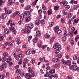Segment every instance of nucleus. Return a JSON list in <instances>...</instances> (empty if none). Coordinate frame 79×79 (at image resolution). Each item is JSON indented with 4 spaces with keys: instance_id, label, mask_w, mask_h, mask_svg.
Returning <instances> with one entry per match:
<instances>
[{
    "instance_id": "a211bd4d",
    "label": "nucleus",
    "mask_w": 79,
    "mask_h": 79,
    "mask_svg": "<svg viewBox=\"0 0 79 79\" xmlns=\"http://www.w3.org/2000/svg\"><path fill=\"white\" fill-rule=\"evenodd\" d=\"M31 6L29 5L27 7H25V10H29V9H31Z\"/></svg>"
},
{
    "instance_id": "7c9ffc66",
    "label": "nucleus",
    "mask_w": 79,
    "mask_h": 79,
    "mask_svg": "<svg viewBox=\"0 0 79 79\" xmlns=\"http://www.w3.org/2000/svg\"><path fill=\"white\" fill-rule=\"evenodd\" d=\"M18 13H19V11H17L16 12H15L13 14V16H15L16 15L18 14Z\"/></svg>"
},
{
    "instance_id": "774afa93",
    "label": "nucleus",
    "mask_w": 79,
    "mask_h": 79,
    "mask_svg": "<svg viewBox=\"0 0 79 79\" xmlns=\"http://www.w3.org/2000/svg\"><path fill=\"white\" fill-rule=\"evenodd\" d=\"M31 32V29H27V33H30Z\"/></svg>"
},
{
    "instance_id": "5fc2aeb1",
    "label": "nucleus",
    "mask_w": 79,
    "mask_h": 79,
    "mask_svg": "<svg viewBox=\"0 0 79 79\" xmlns=\"http://www.w3.org/2000/svg\"><path fill=\"white\" fill-rule=\"evenodd\" d=\"M74 2H75L74 0H71V1L70 2V3H71V4H73Z\"/></svg>"
},
{
    "instance_id": "0e129e2a",
    "label": "nucleus",
    "mask_w": 79,
    "mask_h": 79,
    "mask_svg": "<svg viewBox=\"0 0 79 79\" xmlns=\"http://www.w3.org/2000/svg\"><path fill=\"white\" fill-rule=\"evenodd\" d=\"M67 78L68 79H72V77L69 76L67 77Z\"/></svg>"
},
{
    "instance_id": "c756f323",
    "label": "nucleus",
    "mask_w": 79,
    "mask_h": 79,
    "mask_svg": "<svg viewBox=\"0 0 79 79\" xmlns=\"http://www.w3.org/2000/svg\"><path fill=\"white\" fill-rule=\"evenodd\" d=\"M5 77V75H1L0 76V79H4Z\"/></svg>"
},
{
    "instance_id": "cd10ccee",
    "label": "nucleus",
    "mask_w": 79,
    "mask_h": 79,
    "mask_svg": "<svg viewBox=\"0 0 79 79\" xmlns=\"http://www.w3.org/2000/svg\"><path fill=\"white\" fill-rule=\"evenodd\" d=\"M71 17H72V14H71V13H69L68 14V18H71Z\"/></svg>"
},
{
    "instance_id": "f03ea898",
    "label": "nucleus",
    "mask_w": 79,
    "mask_h": 79,
    "mask_svg": "<svg viewBox=\"0 0 79 79\" xmlns=\"http://www.w3.org/2000/svg\"><path fill=\"white\" fill-rule=\"evenodd\" d=\"M62 63L64 64H66L68 66H70L71 64V62L69 60H67L66 62H64V60L63 59L62 60Z\"/></svg>"
},
{
    "instance_id": "6ab92c4d",
    "label": "nucleus",
    "mask_w": 79,
    "mask_h": 79,
    "mask_svg": "<svg viewBox=\"0 0 79 79\" xmlns=\"http://www.w3.org/2000/svg\"><path fill=\"white\" fill-rule=\"evenodd\" d=\"M45 37L46 38H47V39H49L50 36L48 34H46L45 35Z\"/></svg>"
},
{
    "instance_id": "bf43d9fd",
    "label": "nucleus",
    "mask_w": 79,
    "mask_h": 79,
    "mask_svg": "<svg viewBox=\"0 0 79 79\" xmlns=\"http://www.w3.org/2000/svg\"><path fill=\"white\" fill-rule=\"evenodd\" d=\"M31 62L32 63V64L34 63V62H35V59H32L31 60Z\"/></svg>"
},
{
    "instance_id": "338daca9",
    "label": "nucleus",
    "mask_w": 79,
    "mask_h": 79,
    "mask_svg": "<svg viewBox=\"0 0 79 79\" xmlns=\"http://www.w3.org/2000/svg\"><path fill=\"white\" fill-rule=\"evenodd\" d=\"M50 67L49 66H48V67H46V69L47 70H49L50 69Z\"/></svg>"
},
{
    "instance_id": "6e6d98bb",
    "label": "nucleus",
    "mask_w": 79,
    "mask_h": 79,
    "mask_svg": "<svg viewBox=\"0 0 79 79\" xmlns=\"http://www.w3.org/2000/svg\"><path fill=\"white\" fill-rule=\"evenodd\" d=\"M79 38V37L78 36H77L76 38H75V41H76V42H77V40H78Z\"/></svg>"
},
{
    "instance_id": "4be33fe9",
    "label": "nucleus",
    "mask_w": 79,
    "mask_h": 79,
    "mask_svg": "<svg viewBox=\"0 0 79 79\" xmlns=\"http://www.w3.org/2000/svg\"><path fill=\"white\" fill-rule=\"evenodd\" d=\"M48 76L50 78L53 77V73H50L48 75Z\"/></svg>"
},
{
    "instance_id": "412c9836",
    "label": "nucleus",
    "mask_w": 79,
    "mask_h": 79,
    "mask_svg": "<svg viewBox=\"0 0 79 79\" xmlns=\"http://www.w3.org/2000/svg\"><path fill=\"white\" fill-rule=\"evenodd\" d=\"M38 40V38L37 37L34 38L33 39V41L34 42H35V43L37 42V41Z\"/></svg>"
},
{
    "instance_id": "ddd939ff",
    "label": "nucleus",
    "mask_w": 79,
    "mask_h": 79,
    "mask_svg": "<svg viewBox=\"0 0 79 79\" xmlns=\"http://www.w3.org/2000/svg\"><path fill=\"white\" fill-rule=\"evenodd\" d=\"M21 73V71L20 69H18L17 70L16 73L17 74H19Z\"/></svg>"
},
{
    "instance_id": "79ce46f5",
    "label": "nucleus",
    "mask_w": 79,
    "mask_h": 79,
    "mask_svg": "<svg viewBox=\"0 0 79 79\" xmlns=\"http://www.w3.org/2000/svg\"><path fill=\"white\" fill-rule=\"evenodd\" d=\"M14 29V27L11 26L9 28V30L10 31H13Z\"/></svg>"
},
{
    "instance_id": "864d4df0",
    "label": "nucleus",
    "mask_w": 79,
    "mask_h": 79,
    "mask_svg": "<svg viewBox=\"0 0 79 79\" xmlns=\"http://www.w3.org/2000/svg\"><path fill=\"white\" fill-rule=\"evenodd\" d=\"M54 66L56 68H58V67L60 66V65H59V64H55Z\"/></svg>"
},
{
    "instance_id": "39448f33",
    "label": "nucleus",
    "mask_w": 79,
    "mask_h": 79,
    "mask_svg": "<svg viewBox=\"0 0 79 79\" xmlns=\"http://www.w3.org/2000/svg\"><path fill=\"white\" fill-rule=\"evenodd\" d=\"M24 14H22L20 15V21L18 22L19 24H21V21H23L24 20Z\"/></svg>"
},
{
    "instance_id": "f8f14e48",
    "label": "nucleus",
    "mask_w": 79,
    "mask_h": 79,
    "mask_svg": "<svg viewBox=\"0 0 79 79\" xmlns=\"http://www.w3.org/2000/svg\"><path fill=\"white\" fill-rule=\"evenodd\" d=\"M28 27H29L30 29H32L34 27V25H33V24H28Z\"/></svg>"
},
{
    "instance_id": "aec40b11",
    "label": "nucleus",
    "mask_w": 79,
    "mask_h": 79,
    "mask_svg": "<svg viewBox=\"0 0 79 79\" xmlns=\"http://www.w3.org/2000/svg\"><path fill=\"white\" fill-rule=\"evenodd\" d=\"M28 61H29L28 60V59H25L23 60V63H24L26 64L27 63H28Z\"/></svg>"
},
{
    "instance_id": "20e7f679",
    "label": "nucleus",
    "mask_w": 79,
    "mask_h": 79,
    "mask_svg": "<svg viewBox=\"0 0 79 79\" xmlns=\"http://www.w3.org/2000/svg\"><path fill=\"white\" fill-rule=\"evenodd\" d=\"M71 68L73 69V70L74 71H77L78 72H79V67H77V66L74 65H73L71 66Z\"/></svg>"
},
{
    "instance_id": "9d476101",
    "label": "nucleus",
    "mask_w": 79,
    "mask_h": 79,
    "mask_svg": "<svg viewBox=\"0 0 79 79\" xmlns=\"http://www.w3.org/2000/svg\"><path fill=\"white\" fill-rule=\"evenodd\" d=\"M6 16H7V15L6 14H5L1 16L0 18L2 19H5V18H6Z\"/></svg>"
},
{
    "instance_id": "393cba45",
    "label": "nucleus",
    "mask_w": 79,
    "mask_h": 79,
    "mask_svg": "<svg viewBox=\"0 0 79 79\" xmlns=\"http://www.w3.org/2000/svg\"><path fill=\"white\" fill-rule=\"evenodd\" d=\"M53 26V22H51L49 24V26L51 27H52Z\"/></svg>"
},
{
    "instance_id": "72a5a7b5",
    "label": "nucleus",
    "mask_w": 79,
    "mask_h": 79,
    "mask_svg": "<svg viewBox=\"0 0 79 79\" xmlns=\"http://www.w3.org/2000/svg\"><path fill=\"white\" fill-rule=\"evenodd\" d=\"M77 55L76 54L74 56L73 59L74 60H76L77 59Z\"/></svg>"
},
{
    "instance_id": "49530a36",
    "label": "nucleus",
    "mask_w": 79,
    "mask_h": 79,
    "mask_svg": "<svg viewBox=\"0 0 79 79\" xmlns=\"http://www.w3.org/2000/svg\"><path fill=\"white\" fill-rule=\"evenodd\" d=\"M55 69H53L51 70V71L50 73H52V74H53V73H55Z\"/></svg>"
},
{
    "instance_id": "4d7b16f0",
    "label": "nucleus",
    "mask_w": 79,
    "mask_h": 79,
    "mask_svg": "<svg viewBox=\"0 0 79 79\" xmlns=\"http://www.w3.org/2000/svg\"><path fill=\"white\" fill-rule=\"evenodd\" d=\"M13 32L14 34H16V31L15 29H14V30L13 31Z\"/></svg>"
},
{
    "instance_id": "69168bd1",
    "label": "nucleus",
    "mask_w": 79,
    "mask_h": 79,
    "mask_svg": "<svg viewBox=\"0 0 79 79\" xmlns=\"http://www.w3.org/2000/svg\"><path fill=\"white\" fill-rule=\"evenodd\" d=\"M23 68H26V64L23 62Z\"/></svg>"
},
{
    "instance_id": "c85d7f7f",
    "label": "nucleus",
    "mask_w": 79,
    "mask_h": 79,
    "mask_svg": "<svg viewBox=\"0 0 79 79\" xmlns=\"http://www.w3.org/2000/svg\"><path fill=\"white\" fill-rule=\"evenodd\" d=\"M54 40H55V38L54 37L52 38L50 40V43L52 44V42H53V41Z\"/></svg>"
},
{
    "instance_id": "bb28decb",
    "label": "nucleus",
    "mask_w": 79,
    "mask_h": 79,
    "mask_svg": "<svg viewBox=\"0 0 79 79\" xmlns=\"http://www.w3.org/2000/svg\"><path fill=\"white\" fill-rule=\"evenodd\" d=\"M42 8L43 10H45L46 9V7H45V6L44 4L42 5Z\"/></svg>"
},
{
    "instance_id": "473e14b6",
    "label": "nucleus",
    "mask_w": 79,
    "mask_h": 79,
    "mask_svg": "<svg viewBox=\"0 0 79 79\" xmlns=\"http://www.w3.org/2000/svg\"><path fill=\"white\" fill-rule=\"evenodd\" d=\"M39 22H40V20H36L35 22V23L36 24V25H39Z\"/></svg>"
},
{
    "instance_id": "f257e3e1",
    "label": "nucleus",
    "mask_w": 79,
    "mask_h": 79,
    "mask_svg": "<svg viewBox=\"0 0 79 79\" xmlns=\"http://www.w3.org/2000/svg\"><path fill=\"white\" fill-rule=\"evenodd\" d=\"M54 32L56 33L57 32V34H60L61 32V31L60 30H59V27H55L54 28Z\"/></svg>"
},
{
    "instance_id": "4468645a",
    "label": "nucleus",
    "mask_w": 79,
    "mask_h": 79,
    "mask_svg": "<svg viewBox=\"0 0 79 79\" xmlns=\"http://www.w3.org/2000/svg\"><path fill=\"white\" fill-rule=\"evenodd\" d=\"M16 41L17 42V44L18 45H19L20 44L19 42L20 41V39L19 38H16Z\"/></svg>"
},
{
    "instance_id": "052dcab7",
    "label": "nucleus",
    "mask_w": 79,
    "mask_h": 79,
    "mask_svg": "<svg viewBox=\"0 0 79 79\" xmlns=\"http://www.w3.org/2000/svg\"><path fill=\"white\" fill-rule=\"evenodd\" d=\"M78 21H79V19H76L74 21V22H75V23H78Z\"/></svg>"
},
{
    "instance_id": "0eeeda50",
    "label": "nucleus",
    "mask_w": 79,
    "mask_h": 79,
    "mask_svg": "<svg viewBox=\"0 0 79 79\" xmlns=\"http://www.w3.org/2000/svg\"><path fill=\"white\" fill-rule=\"evenodd\" d=\"M40 35H41V34L40 33V31L39 30H38L36 32V36L37 37H40Z\"/></svg>"
},
{
    "instance_id": "423d86ee",
    "label": "nucleus",
    "mask_w": 79,
    "mask_h": 79,
    "mask_svg": "<svg viewBox=\"0 0 79 79\" xmlns=\"http://www.w3.org/2000/svg\"><path fill=\"white\" fill-rule=\"evenodd\" d=\"M6 67H7V64L5 62L1 66V69H2V70L4 69V68H6Z\"/></svg>"
},
{
    "instance_id": "37998d69",
    "label": "nucleus",
    "mask_w": 79,
    "mask_h": 79,
    "mask_svg": "<svg viewBox=\"0 0 79 79\" xmlns=\"http://www.w3.org/2000/svg\"><path fill=\"white\" fill-rule=\"evenodd\" d=\"M70 8V6L69 5H67L66 7L65 8V10H68V9H69Z\"/></svg>"
},
{
    "instance_id": "2eb2a0df",
    "label": "nucleus",
    "mask_w": 79,
    "mask_h": 79,
    "mask_svg": "<svg viewBox=\"0 0 79 79\" xmlns=\"http://www.w3.org/2000/svg\"><path fill=\"white\" fill-rule=\"evenodd\" d=\"M73 39L72 38H70L69 39V41H70V44L72 45H74V41L73 40H72Z\"/></svg>"
},
{
    "instance_id": "680f3d73",
    "label": "nucleus",
    "mask_w": 79,
    "mask_h": 79,
    "mask_svg": "<svg viewBox=\"0 0 79 79\" xmlns=\"http://www.w3.org/2000/svg\"><path fill=\"white\" fill-rule=\"evenodd\" d=\"M16 79H21V77L20 76H18L16 77Z\"/></svg>"
},
{
    "instance_id": "a878e982",
    "label": "nucleus",
    "mask_w": 79,
    "mask_h": 79,
    "mask_svg": "<svg viewBox=\"0 0 79 79\" xmlns=\"http://www.w3.org/2000/svg\"><path fill=\"white\" fill-rule=\"evenodd\" d=\"M4 32L6 34H8L9 33V30L6 29L4 30Z\"/></svg>"
},
{
    "instance_id": "a18cd8bd",
    "label": "nucleus",
    "mask_w": 79,
    "mask_h": 79,
    "mask_svg": "<svg viewBox=\"0 0 79 79\" xmlns=\"http://www.w3.org/2000/svg\"><path fill=\"white\" fill-rule=\"evenodd\" d=\"M1 61L2 62L5 61H6V59H5V57L2 58L1 59Z\"/></svg>"
},
{
    "instance_id": "58836bf2",
    "label": "nucleus",
    "mask_w": 79,
    "mask_h": 79,
    "mask_svg": "<svg viewBox=\"0 0 79 79\" xmlns=\"http://www.w3.org/2000/svg\"><path fill=\"white\" fill-rule=\"evenodd\" d=\"M60 50L59 49H56L55 51V53H56H56H59V52H60Z\"/></svg>"
},
{
    "instance_id": "8fccbe9b",
    "label": "nucleus",
    "mask_w": 79,
    "mask_h": 79,
    "mask_svg": "<svg viewBox=\"0 0 79 79\" xmlns=\"http://www.w3.org/2000/svg\"><path fill=\"white\" fill-rule=\"evenodd\" d=\"M61 22L62 23H64V19L62 18L61 19Z\"/></svg>"
},
{
    "instance_id": "1a4fd4ad",
    "label": "nucleus",
    "mask_w": 79,
    "mask_h": 79,
    "mask_svg": "<svg viewBox=\"0 0 79 79\" xmlns=\"http://www.w3.org/2000/svg\"><path fill=\"white\" fill-rule=\"evenodd\" d=\"M71 32H70L69 34H73L74 32V31H75V28H74V27H73L71 28Z\"/></svg>"
},
{
    "instance_id": "5701e85b",
    "label": "nucleus",
    "mask_w": 79,
    "mask_h": 79,
    "mask_svg": "<svg viewBox=\"0 0 79 79\" xmlns=\"http://www.w3.org/2000/svg\"><path fill=\"white\" fill-rule=\"evenodd\" d=\"M41 24H45V20L44 19L42 20L41 21Z\"/></svg>"
},
{
    "instance_id": "6e6552de",
    "label": "nucleus",
    "mask_w": 79,
    "mask_h": 79,
    "mask_svg": "<svg viewBox=\"0 0 79 79\" xmlns=\"http://www.w3.org/2000/svg\"><path fill=\"white\" fill-rule=\"evenodd\" d=\"M30 20H31V18L30 17H27L25 18V21L26 23H28V22L30 21Z\"/></svg>"
},
{
    "instance_id": "13d9d810",
    "label": "nucleus",
    "mask_w": 79,
    "mask_h": 79,
    "mask_svg": "<svg viewBox=\"0 0 79 79\" xmlns=\"http://www.w3.org/2000/svg\"><path fill=\"white\" fill-rule=\"evenodd\" d=\"M78 8H79V6L77 5H76L74 6V8H75V9H77Z\"/></svg>"
},
{
    "instance_id": "c03bdc74",
    "label": "nucleus",
    "mask_w": 79,
    "mask_h": 79,
    "mask_svg": "<svg viewBox=\"0 0 79 79\" xmlns=\"http://www.w3.org/2000/svg\"><path fill=\"white\" fill-rule=\"evenodd\" d=\"M58 77V75L57 74H55L53 76V77H54V78H56V79L57 77Z\"/></svg>"
},
{
    "instance_id": "c9c22d12",
    "label": "nucleus",
    "mask_w": 79,
    "mask_h": 79,
    "mask_svg": "<svg viewBox=\"0 0 79 79\" xmlns=\"http://www.w3.org/2000/svg\"><path fill=\"white\" fill-rule=\"evenodd\" d=\"M66 36L63 37L62 38V40L63 42H65L66 41Z\"/></svg>"
},
{
    "instance_id": "f3484780",
    "label": "nucleus",
    "mask_w": 79,
    "mask_h": 79,
    "mask_svg": "<svg viewBox=\"0 0 79 79\" xmlns=\"http://www.w3.org/2000/svg\"><path fill=\"white\" fill-rule=\"evenodd\" d=\"M60 7L58 6H56L54 7V10L55 11H57L59 9Z\"/></svg>"
},
{
    "instance_id": "e2e57ef3",
    "label": "nucleus",
    "mask_w": 79,
    "mask_h": 79,
    "mask_svg": "<svg viewBox=\"0 0 79 79\" xmlns=\"http://www.w3.org/2000/svg\"><path fill=\"white\" fill-rule=\"evenodd\" d=\"M58 57L60 58H61V57H62V56L61 55V54H58Z\"/></svg>"
},
{
    "instance_id": "7ed1b4c3",
    "label": "nucleus",
    "mask_w": 79,
    "mask_h": 79,
    "mask_svg": "<svg viewBox=\"0 0 79 79\" xmlns=\"http://www.w3.org/2000/svg\"><path fill=\"white\" fill-rule=\"evenodd\" d=\"M56 48H57L59 50H61V46L60 45H59L58 43H56L53 46V48L54 49H56Z\"/></svg>"
},
{
    "instance_id": "f704fd0d",
    "label": "nucleus",
    "mask_w": 79,
    "mask_h": 79,
    "mask_svg": "<svg viewBox=\"0 0 79 79\" xmlns=\"http://www.w3.org/2000/svg\"><path fill=\"white\" fill-rule=\"evenodd\" d=\"M28 71L29 73H30L31 71H32V69L31 67H29L28 69Z\"/></svg>"
},
{
    "instance_id": "09e8293b",
    "label": "nucleus",
    "mask_w": 79,
    "mask_h": 79,
    "mask_svg": "<svg viewBox=\"0 0 79 79\" xmlns=\"http://www.w3.org/2000/svg\"><path fill=\"white\" fill-rule=\"evenodd\" d=\"M11 58L9 57L7 58V63H10L11 61Z\"/></svg>"
},
{
    "instance_id": "dca6fc26",
    "label": "nucleus",
    "mask_w": 79,
    "mask_h": 79,
    "mask_svg": "<svg viewBox=\"0 0 79 79\" xmlns=\"http://www.w3.org/2000/svg\"><path fill=\"white\" fill-rule=\"evenodd\" d=\"M52 10H49L48 11V15H51V14H52Z\"/></svg>"
},
{
    "instance_id": "ea45409f",
    "label": "nucleus",
    "mask_w": 79,
    "mask_h": 79,
    "mask_svg": "<svg viewBox=\"0 0 79 79\" xmlns=\"http://www.w3.org/2000/svg\"><path fill=\"white\" fill-rule=\"evenodd\" d=\"M24 13L26 15H28L29 14V11H25Z\"/></svg>"
},
{
    "instance_id": "3c124183",
    "label": "nucleus",
    "mask_w": 79,
    "mask_h": 79,
    "mask_svg": "<svg viewBox=\"0 0 79 79\" xmlns=\"http://www.w3.org/2000/svg\"><path fill=\"white\" fill-rule=\"evenodd\" d=\"M5 1H3L2 0H0V6H1V5H2V3H4Z\"/></svg>"
},
{
    "instance_id": "4c0bfd02",
    "label": "nucleus",
    "mask_w": 79,
    "mask_h": 79,
    "mask_svg": "<svg viewBox=\"0 0 79 79\" xmlns=\"http://www.w3.org/2000/svg\"><path fill=\"white\" fill-rule=\"evenodd\" d=\"M3 55L4 57H6V56H8V53L7 52H5L3 53Z\"/></svg>"
},
{
    "instance_id": "e433bc0d",
    "label": "nucleus",
    "mask_w": 79,
    "mask_h": 79,
    "mask_svg": "<svg viewBox=\"0 0 79 79\" xmlns=\"http://www.w3.org/2000/svg\"><path fill=\"white\" fill-rule=\"evenodd\" d=\"M17 56L18 57H19V58H22V57H23V54H21L18 55Z\"/></svg>"
},
{
    "instance_id": "9b49d317",
    "label": "nucleus",
    "mask_w": 79,
    "mask_h": 79,
    "mask_svg": "<svg viewBox=\"0 0 79 79\" xmlns=\"http://www.w3.org/2000/svg\"><path fill=\"white\" fill-rule=\"evenodd\" d=\"M31 53V51L30 50H28L26 52V55H30Z\"/></svg>"
},
{
    "instance_id": "603ef678",
    "label": "nucleus",
    "mask_w": 79,
    "mask_h": 79,
    "mask_svg": "<svg viewBox=\"0 0 79 79\" xmlns=\"http://www.w3.org/2000/svg\"><path fill=\"white\" fill-rule=\"evenodd\" d=\"M12 54L13 55L14 57H16V52H14L12 53Z\"/></svg>"
},
{
    "instance_id": "2f4dec72",
    "label": "nucleus",
    "mask_w": 79,
    "mask_h": 79,
    "mask_svg": "<svg viewBox=\"0 0 79 79\" xmlns=\"http://www.w3.org/2000/svg\"><path fill=\"white\" fill-rule=\"evenodd\" d=\"M68 4V2H64L63 4V6H66L67 4Z\"/></svg>"
},
{
    "instance_id": "b1692460",
    "label": "nucleus",
    "mask_w": 79,
    "mask_h": 79,
    "mask_svg": "<svg viewBox=\"0 0 79 79\" xmlns=\"http://www.w3.org/2000/svg\"><path fill=\"white\" fill-rule=\"evenodd\" d=\"M4 37L2 36V35H0V41H2L3 40Z\"/></svg>"
},
{
    "instance_id": "a19ab883",
    "label": "nucleus",
    "mask_w": 79,
    "mask_h": 79,
    "mask_svg": "<svg viewBox=\"0 0 79 79\" xmlns=\"http://www.w3.org/2000/svg\"><path fill=\"white\" fill-rule=\"evenodd\" d=\"M37 1H35L33 2V3L32 4V5H33L34 6H35L36 4H37Z\"/></svg>"
},
{
    "instance_id": "de8ad7c7",
    "label": "nucleus",
    "mask_w": 79,
    "mask_h": 79,
    "mask_svg": "<svg viewBox=\"0 0 79 79\" xmlns=\"http://www.w3.org/2000/svg\"><path fill=\"white\" fill-rule=\"evenodd\" d=\"M47 47V45H45L44 46H42L41 48L42 49H45Z\"/></svg>"
}]
</instances>
